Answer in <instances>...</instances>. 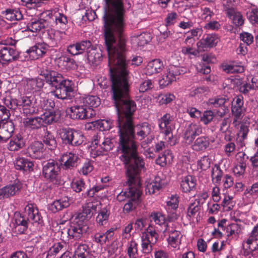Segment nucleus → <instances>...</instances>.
I'll list each match as a JSON object with an SVG mask.
<instances>
[{
  "instance_id": "nucleus-6",
  "label": "nucleus",
  "mask_w": 258,
  "mask_h": 258,
  "mask_svg": "<svg viewBox=\"0 0 258 258\" xmlns=\"http://www.w3.org/2000/svg\"><path fill=\"white\" fill-rule=\"evenodd\" d=\"M88 229L86 223L73 217L67 233L69 239L79 240L86 234Z\"/></svg>"
},
{
  "instance_id": "nucleus-5",
  "label": "nucleus",
  "mask_w": 258,
  "mask_h": 258,
  "mask_svg": "<svg viewBox=\"0 0 258 258\" xmlns=\"http://www.w3.org/2000/svg\"><path fill=\"white\" fill-rule=\"evenodd\" d=\"M60 172V165L57 161L50 160L43 163L42 175L46 180L52 182L54 184H59Z\"/></svg>"
},
{
  "instance_id": "nucleus-39",
  "label": "nucleus",
  "mask_w": 258,
  "mask_h": 258,
  "mask_svg": "<svg viewBox=\"0 0 258 258\" xmlns=\"http://www.w3.org/2000/svg\"><path fill=\"white\" fill-rule=\"evenodd\" d=\"M27 85L31 90L37 91L43 87L44 82L41 78L31 79L27 81Z\"/></svg>"
},
{
  "instance_id": "nucleus-23",
  "label": "nucleus",
  "mask_w": 258,
  "mask_h": 258,
  "mask_svg": "<svg viewBox=\"0 0 258 258\" xmlns=\"http://www.w3.org/2000/svg\"><path fill=\"white\" fill-rule=\"evenodd\" d=\"M92 148L94 147V149L98 147L99 146L100 149H102L103 151H109L112 149L113 144L111 142V140L109 138L101 139L100 137L98 139L97 136L94 141L92 143Z\"/></svg>"
},
{
  "instance_id": "nucleus-55",
  "label": "nucleus",
  "mask_w": 258,
  "mask_h": 258,
  "mask_svg": "<svg viewBox=\"0 0 258 258\" xmlns=\"http://www.w3.org/2000/svg\"><path fill=\"white\" fill-rule=\"evenodd\" d=\"M172 116L169 113H166L159 120V128L170 126L169 124L172 121Z\"/></svg>"
},
{
  "instance_id": "nucleus-37",
  "label": "nucleus",
  "mask_w": 258,
  "mask_h": 258,
  "mask_svg": "<svg viewBox=\"0 0 258 258\" xmlns=\"http://www.w3.org/2000/svg\"><path fill=\"white\" fill-rule=\"evenodd\" d=\"M173 156L169 150H166L161 155H159L156 159V163L161 166H164L167 163H169L172 159Z\"/></svg>"
},
{
  "instance_id": "nucleus-40",
  "label": "nucleus",
  "mask_w": 258,
  "mask_h": 258,
  "mask_svg": "<svg viewBox=\"0 0 258 258\" xmlns=\"http://www.w3.org/2000/svg\"><path fill=\"white\" fill-rule=\"evenodd\" d=\"M109 214V211L106 208L101 209L96 217L97 223L100 225L105 224L108 221Z\"/></svg>"
},
{
  "instance_id": "nucleus-31",
  "label": "nucleus",
  "mask_w": 258,
  "mask_h": 258,
  "mask_svg": "<svg viewBox=\"0 0 258 258\" xmlns=\"http://www.w3.org/2000/svg\"><path fill=\"white\" fill-rule=\"evenodd\" d=\"M81 103L88 108L93 109V108H96L100 105V99L96 96L88 95L82 98Z\"/></svg>"
},
{
  "instance_id": "nucleus-18",
  "label": "nucleus",
  "mask_w": 258,
  "mask_h": 258,
  "mask_svg": "<svg viewBox=\"0 0 258 258\" xmlns=\"http://www.w3.org/2000/svg\"><path fill=\"white\" fill-rule=\"evenodd\" d=\"M21 189L19 184H9L0 189V200L16 195Z\"/></svg>"
},
{
  "instance_id": "nucleus-34",
  "label": "nucleus",
  "mask_w": 258,
  "mask_h": 258,
  "mask_svg": "<svg viewBox=\"0 0 258 258\" xmlns=\"http://www.w3.org/2000/svg\"><path fill=\"white\" fill-rule=\"evenodd\" d=\"M83 209L82 212L75 214L73 217L87 224V221L89 220L94 214L93 211L90 208H88L87 205L85 207H83Z\"/></svg>"
},
{
  "instance_id": "nucleus-53",
  "label": "nucleus",
  "mask_w": 258,
  "mask_h": 258,
  "mask_svg": "<svg viewBox=\"0 0 258 258\" xmlns=\"http://www.w3.org/2000/svg\"><path fill=\"white\" fill-rule=\"evenodd\" d=\"M138 244L133 240L129 244L127 248V254L130 258H136L138 256Z\"/></svg>"
},
{
  "instance_id": "nucleus-4",
  "label": "nucleus",
  "mask_w": 258,
  "mask_h": 258,
  "mask_svg": "<svg viewBox=\"0 0 258 258\" xmlns=\"http://www.w3.org/2000/svg\"><path fill=\"white\" fill-rule=\"evenodd\" d=\"M14 218L15 222L13 231L17 234L24 233L30 224H39L43 222L38 209L32 204L27 205L23 213H15Z\"/></svg>"
},
{
  "instance_id": "nucleus-51",
  "label": "nucleus",
  "mask_w": 258,
  "mask_h": 258,
  "mask_svg": "<svg viewBox=\"0 0 258 258\" xmlns=\"http://www.w3.org/2000/svg\"><path fill=\"white\" fill-rule=\"evenodd\" d=\"M161 133L164 135L165 140L170 145H174L175 143L173 141V136L172 130L171 126L165 127V128H160Z\"/></svg>"
},
{
  "instance_id": "nucleus-54",
  "label": "nucleus",
  "mask_w": 258,
  "mask_h": 258,
  "mask_svg": "<svg viewBox=\"0 0 258 258\" xmlns=\"http://www.w3.org/2000/svg\"><path fill=\"white\" fill-rule=\"evenodd\" d=\"M94 126L100 131H108L111 128V122L106 120H100L95 122Z\"/></svg>"
},
{
  "instance_id": "nucleus-59",
  "label": "nucleus",
  "mask_w": 258,
  "mask_h": 258,
  "mask_svg": "<svg viewBox=\"0 0 258 258\" xmlns=\"http://www.w3.org/2000/svg\"><path fill=\"white\" fill-rule=\"evenodd\" d=\"M200 210V207L198 203H191L188 208L187 215L189 217H195Z\"/></svg>"
},
{
  "instance_id": "nucleus-56",
  "label": "nucleus",
  "mask_w": 258,
  "mask_h": 258,
  "mask_svg": "<svg viewBox=\"0 0 258 258\" xmlns=\"http://www.w3.org/2000/svg\"><path fill=\"white\" fill-rule=\"evenodd\" d=\"M72 188L75 191L80 192L86 189L87 186L83 180L78 179L72 183Z\"/></svg>"
},
{
  "instance_id": "nucleus-62",
  "label": "nucleus",
  "mask_w": 258,
  "mask_h": 258,
  "mask_svg": "<svg viewBox=\"0 0 258 258\" xmlns=\"http://www.w3.org/2000/svg\"><path fill=\"white\" fill-rule=\"evenodd\" d=\"M249 21L253 24L258 25V9H253L247 14Z\"/></svg>"
},
{
  "instance_id": "nucleus-33",
  "label": "nucleus",
  "mask_w": 258,
  "mask_h": 258,
  "mask_svg": "<svg viewBox=\"0 0 258 258\" xmlns=\"http://www.w3.org/2000/svg\"><path fill=\"white\" fill-rule=\"evenodd\" d=\"M151 39L150 33L144 32L140 35L132 37L133 43L136 44L139 46H143L147 44Z\"/></svg>"
},
{
  "instance_id": "nucleus-64",
  "label": "nucleus",
  "mask_w": 258,
  "mask_h": 258,
  "mask_svg": "<svg viewBox=\"0 0 258 258\" xmlns=\"http://www.w3.org/2000/svg\"><path fill=\"white\" fill-rule=\"evenodd\" d=\"M153 87L151 80H147L143 82L140 85L139 90L140 92H145Z\"/></svg>"
},
{
  "instance_id": "nucleus-16",
  "label": "nucleus",
  "mask_w": 258,
  "mask_h": 258,
  "mask_svg": "<svg viewBox=\"0 0 258 258\" xmlns=\"http://www.w3.org/2000/svg\"><path fill=\"white\" fill-rule=\"evenodd\" d=\"M218 42V37L216 34H208L205 38L197 43V46L200 51L205 50L206 48L215 46Z\"/></svg>"
},
{
  "instance_id": "nucleus-50",
  "label": "nucleus",
  "mask_w": 258,
  "mask_h": 258,
  "mask_svg": "<svg viewBox=\"0 0 258 258\" xmlns=\"http://www.w3.org/2000/svg\"><path fill=\"white\" fill-rule=\"evenodd\" d=\"M175 96L171 93L161 94L158 95V100L160 105L167 104L175 99Z\"/></svg>"
},
{
  "instance_id": "nucleus-7",
  "label": "nucleus",
  "mask_w": 258,
  "mask_h": 258,
  "mask_svg": "<svg viewBox=\"0 0 258 258\" xmlns=\"http://www.w3.org/2000/svg\"><path fill=\"white\" fill-rule=\"evenodd\" d=\"M71 113L70 116L74 119H87L92 118L96 115V112L94 109H91L87 108L83 105V104L80 105H74L70 108Z\"/></svg>"
},
{
  "instance_id": "nucleus-36",
  "label": "nucleus",
  "mask_w": 258,
  "mask_h": 258,
  "mask_svg": "<svg viewBox=\"0 0 258 258\" xmlns=\"http://www.w3.org/2000/svg\"><path fill=\"white\" fill-rule=\"evenodd\" d=\"M223 176V171L220 166L215 164L212 168L211 177L213 183L215 185H220Z\"/></svg>"
},
{
  "instance_id": "nucleus-30",
  "label": "nucleus",
  "mask_w": 258,
  "mask_h": 258,
  "mask_svg": "<svg viewBox=\"0 0 258 258\" xmlns=\"http://www.w3.org/2000/svg\"><path fill=\"white\" fill-rule=\"evenodd\" d=\"M85 139L82 132L72 128L69 145L78 146L83 144Z\"/></svg>"
},
{
  "instance_id": "nucleus-3",
  "label": "nucleus",
  "mask_w": 258,
  "mask_h": 258,
  "mask_svg": "<svg viewBox=\"0 0 258 258\" xmlns=\"http://www.w3.org/2000/svg\"><path fill=\"white\" fill-rule=\"evenodd\" d=\"M40 75L47 83L55 87L52 93L61 100H70L73 97L74 83L72 80L66 79L58 72L51 70L41 71Z\"/></svg>"
},
{
  "instance_id": "nucleus-28",
  "label": "nucleus",
  "mask_w": 258,
  "mask_h": 258,
  "mask_svg": "<svg viewBox=\"0 0 258 258\" xmlns=\"http://www.w3.org/2000/svg\"><path fill=\"white\" fill-rule=\"evenodd\" d=\"M32 100L31 97L23 96L19 99V106L22 108L24 113L32 114L35 110L32 106Z\"/></svg>"
},
{
  "instance_id": "nucleus-52",
  "label": "nucleus",
  "mask_w": 258,
  "mask_h": 258,
  "mask_svg": "<svg viewBox=\"0 0 258 258\" xmlns=\"http://www.w3.org/2000/svg\"><path fill=\"white\" fill-rule=\"evenodd\" d=\"M215 116V114L214 110H206L203 112V115L200 116L201 121L204 124L207 125L212 121Z\"/></svg>"
},
{
  "instance_id": "nucleus-58",
  "label": "nucleus",
  "mask_w": 258,
  "mask_h": 258,
  "mask_svg": "<svg viewBox=\"0 0 258 258\" xmlns=\"http://www.w3.org/2000/svg\"><path fill=\"white\" fill-rule=\"evenodd\" d=\"M211 160L208 156H204L198 161V165L203 170H206L210 167Z\"/></svg>"
},
{
  "instance_id": "nucleus-44",
  "label": "nucleus",
  "mask_w": 258,
  "mask_h": 258,
  "mask_svg": "<svg viewBox=\"0 0 258 258\" xmlns=\"http://www.w3.org/2000/svg\"><path fill=\"white\" fill-rule=\"evenodd\" d=\"M72 128L63 127L59 130V135L63 144L69 145Z\"/></svg>"
},
{
  "instance_id": "nucleus-22",
  "label": "nucleus",
  "mask_w": 258,
  "mask_h": 258,
  "mask_svg": "<svg viewBox=\"0 0 258 258\" xmlns=\"http://www.w3.org/2000/svg\"><path fill=\"white\" fill-rule=\"evenodd\" d=\"M14 166L17 170L30 172L33 170L34 164L27 159L18 157L14 161Z\"/></svg>"
},
{
  "instance_id": "nucleus-42",
  "label": "nucleus",
  "mask_w": 258,
  "mask_h": 258,
  "mask_svg": "<svg viewBox=\"0 0 258 258\" xmlns=\"http://www.w3.org/2000/svg\"><path fill=\"white\" fill-rule=\"evenodd\" d=\"M248 159V156L244 152H239L236 156L234 164L246 168Z\"/></svg>"
},
{
  "instance_id": "nucleus-1",
  "label": "nucleus",
  "mask_w": 258,
  "mask_h": 258,
  "mask_svg": "<svg viewBox=\"0 0 258 258\" xmlns=\"http://www.w3.org/2000/svg\"><path fill=\"white\" fill-rule=\"evenodd\" d=\"M104 39L108 55V66L111 81L110 95L118 115L117 126L118 128V151L123 155L120 148V140L123 139L126 149L127 156L131 159L130 154L134 153V158L142 160L137 152L135 141L136 133L140 140L149 136L152 132L151 125L144 122L136 126L133 123V116L136 109L135 102L129 96L128 71L125 58V40L123 30H104Z\"/></svg>"
},
{
  "instance_id": "nucleus-61",
  "label": "nucleus",
  "mask_w": 258,
  "mask_h": 258,
  "mask_svg": "<svg viewBox=\"0 0 258 258\" xmlns=\"http://www.w3.org/2000/svg\"><path fill=\"white\" fill-rule=\"evenodd\" d=\"M227 236H230L233 234H238L240 232L239 225L236 223H232L229 225L226 228Z\"/></svg>"
},
{
  "instance_id": "nucleus-10",
  "label": "nucleus",
  "mask_w": 258,
  "mask_h": 258,
  "mask_svg": "<svg viewBox=\"0 0 258 258\" xmlns=\"http://www.w3.org/2000/svg\"><path fill=\"white\" fill-rule=\"evenodd\" d=\"M202 133L203 128L201 125L196 123H191L186 127L183 138L186 143L190 144Z\"/></svg>"
},
{
  "instance_id": "nucleus-20",
  "label": "nucleus",
  "mask_w": 258,
  "mask_h": 258,
  "mask_svg": "<svg viewBox=\"0 0 258 258\" xmlns=\"http://www.w3.org/2000/svg\"><path fill=\"white\" fill-rule=\"evenodd\" d=\"M78 160V155L71 152L63 155L61 161L63 162V169H72L77 167Z\"/></svg>"
},
{
  "instance_id": "nucleus-26",
  "label": "nucleus",
  "mask_w": 258,
  "mask_h": 258,
  "mask_svg": "<svg viewBox=\"0 0 258 258\" xmlns=\"http://www.w3.org/2000/svg\"><path fill=\"white\" fill-rule=\"evenodd\" d=\"M60 114L59 111H49L45 112L41 116L43 125L44 124H51L57 122L60 118Z\"/></svg>"
},
{
  "instance_id": "nucleus-8",
  "label": "nucleus",
  "mask_w": 258,
  "mask_h": 258,
  "mask_svg": "<svg viewBox=\"0 0 258 258\" xmlns=\"http://www.w3.org/2000/svg\"><path fill=\"white\" fill-rule=\"evenodd\" d=\"M243 98L241 95L236 96L233 99L231 112L233 116V124L235 126L239 124L240 120L244 115L246 109L243 106Z\"/></svg>"
},
{
  "instance_id": "nucleus-21",
  "label": "nucleus",
  "mask_w": 258,
  "mask_h": 258,
  "mask_svg": "<svg viewBox=\"0 0 258 258\" xmlns=\"http://www.w3.org/2000/svg\"><path fill=\"white\" fill-rule=\"evenodd\" d=\"M192 149L196 152H204L210 145V139L208 136L198 137L192 142Z\"/></svg>"
},
{
  "instance_id": "nucleus-2",
  "label": "nucleus",
  "mask_w": 258,
  "mask_h": 258,
  "mask_svg": "<svg viewBox=\"0 0 258 258\" xmlns=\"http://www.w3.org/2000/svg\"><path fill=\"white\" fill-rule=\"evenodd\" d=\"M120 140V148L123 152H125V154L121 155L119 158L125 165V173L127 178L126 183L128 187L126 190L121 191L117 196L116 199L119 202L131 198L133 201L139 200L142 194L140 174L144 169L145 163H143L141 159H135L134 156H132L134 155L133 152L130 154L131 159L130 158H130L127 156V152H126V149H130L129 147L126 148L123 139Z\"/></svg>"
},
{
  "instance_id": "nucleus-32",
  "label": "nucleus",
  "mask_w": 258,
  "mask_h": 258,
  "mask_svg": "<svg viewBox=\"0 0 258 258\" xmlns=\"http://www.w3.org/2000/svg\"><path fill=\"white\" fill-rule=\"evenodd\" d=\"M2 14L7 20L10 21H19L23 18L22 13L18 9H8L2 12Z\"/></svg>"
},
{
  "instance_id": "nucleus-47",
  "label": "nucleus",
  "mask_w": 258,
  "mask_h": 258,
  "mask_svg": "<svg viewBox=\"0 0 258 258\" xmlns=\"http://www.w3.org/2000/svg\"><path fill=\"white\" fill-rule=\"evenodd\" d=\"M43 142L50 150H52L56 147V142L54 137L48 132H47L44 137Z\"/></svg>"
},
{
  "instance_id": "nucleus-9",
  "label": "nucleus",
  "mask_w": 258,
  "mask_h": 258,
  "mask_svg": "<svg viewBox=\"0 0 258 258\" xmlns=\"http://www.w3.org/2000/svg\"><path fill=\"white\" fill-rule=\"evenodd\" d=\"M163 232L165 234H168V238L167 239V241L169 245L173 248H179L182 236L180 231L174 229L169 224H166Z\"/></svg>"
},
{
  "instance_id": "nucleus-12",
  "label": "nucleus",
  "mask_w": 258,
  "mask_h": 258,
  "mask_svg": "<svg viewBox=\"0 0 258 258\" xmlns=\"http://www.w3.org/2000/svg\"><path fill=\"white\" fill-rule=\"evenodd\" d=\"M15 130V125L12 120L0 123V140L7 142L13 137Z\"/></svg>"
},
{
  "instance_id": "nucleus-63",
  "label": "nucleus",
  "mask_w": 258,
  "mask_h": 258,
  "mask_svg": "<svg viewBox=\"0 0 258 258\" xmlns=\"http://www.w3.org/2000/svg\"><path fill=\"white\" fill-rule=\"evenodd\" d=\"M67 51L73 55L82 54V52H81L80 47L78 42L70 45L68 47Z\"/></svg>"
},
{
  "instance_id": "nucleus-38",
  "label": "nucleus",
  "mask_w": 258,
  "mask_h": 258,
  "mask_svg": "<svg viewBox=\"0 0 258 258\" xmlns=\"http://www.w3.org/2000/svg\"><path fill=\"white\" fill-rule=\"evenodd\" d=\"M40 117L27 118L23 122L25 126L32 129H37L43 125Z\"/></svg>"
},
{
  "instance_id": "nucleus-29",
  "label": "nucleus",
  "mask_w": 258,
  "mask_h": 258,
  "mask_svg": "<svg viewBox=\"0 0 258 258\" xmlns=\"http://www.w3.org/2000/svg\"><path fill=\"white\" fill-rule=\"evenodd\" d=\"M46 22L44 19H33L27 25V29L32 32H38L45 28Z\"/></svg>"
},
{
  "instance_id": "nucleus-45",
  "label": "nucleus",
  "mask_w": 258,
  "mask_h": 258,
  "mask_svg": "<svg viewBox=\"0 0 258 258\" xmlns=\"http://www.w3.org/2000/svg\"><path fill=\"white\" fill-rule=\"evenodd\" d=\"M65 243L63 242L55 243L48 251L47 258H53V256L57 254L64 247Z\"/></svg>"
},
{
  "instance_id": "nucleus-43",
  "label": "nucleus",
  "mask_w": 258,
  "mask_h": 258,
  "mask_svg": "<svg viewBox=\"0 0 258 258\" xmlns=\"http://www.w3.org/2000/svg\"><path fill=\"white\" fill-rule=\"evenodd\" d=\"M162 181L159 177H156L155 181L151 182L147 185L146 189L150 194H154L156 191H158L162 187Z\"/></svg>"
},
{
  "instance_id": "nucleus-57",
  "label": "nucleus",
  "mask_w": 258,
  "mask_h": 258,
  "mask_svg": "<svg viewBox=\"0 0 258 258\" xmlns=\"http://www.w3.org/2000/svg\"><path fill=\"white\" fill-rule=\"evenodd\" d=\"M56 24L65 29L68 23L67 17L62 14L58 13L55 16Z\"/></svg>"
},
{
  "instance_id": "nucleus-60",
  "label": "nucleus",
  "mask_w": 258,
  "mask_h": 258,
  "mask_svg": "<svg viewBox=\"0 0 258 258\" xmlns=\"http://www.w3.org/2000/svg\"><path fill=\"white\" fill-rule=\"evenodd\" d=\"M174 80L175 79L172 76L169 75V73L167 71V72L162 76V79L159 80V84L160 86L165 87L171 84V82Z\"/></svg>"
},
{
  "instance_id": "nucleus-11",
  "label": "nucleus",
  "mask_w": 258,
  "mask_h": 258,
  "mask_svg": "<svg viewBox=\"0 0 258 258\" xmlns=\"http://www.w3.org/2000/svg\"><path fill=\"white\" fill-rule=\"evenodd\" d=\"M49 47L45 42L38 43L26 51L31 59H37L45 55Z\"/></svg>"
},
{
  "instance_id": "nucleus-46",
  "label": "nucleus",
  "mask_w": 258,
  "mask_h": 258,
  "mask_svg": "<svg viewBox=\"0 0 258 258\" xmlns=\"http://www.w3.org/2000/svg\"><path fill=\"white\" fill-rule=\"evenodd\" d=\"M150 218L152 219L156 224L159 225H163L165 227V225L168 224L166 223V218L160 212H153L151 214Z\"/></svg>"
},
{
  "instance_id": "nucleus-35",
  "label": "nucleus",
  "mask_w": 258,
  "mask_h": 258,
  "mask_svg": "<svg viewBox=\"0 0 258 258\" xmlns=\"http://www.w3.org/2000/svg\"><path fill=\"white\" fill-rule=\"evenodd\" d=\"M74 258H90L88 246L85 244H79L75 251Z\"/></svg>"
},
{
  "instance_id": "nucleus-49",
  "label": "nucleus",
  "mask_w": 258,
  "mask_h": 258,
  "mask_svg": "<svg viewBox=\"0 0 258 258\" xmlns=\"http://www.w3.org/2000/svg\"><path fill=\"white\" fill-rule=\"evenodd\" d=\"M254 90L253 85L247 83L242 84L239 87V92L247 96L251 95Z\"/></svg>"
},
{
  "instance_id": "nucleus-24",
  "label": "nucleus",
  "mask_w": 258,
  "mask_h": 258,
  "mask_svg": "<svg viewBox=\"0 0 258 258\" xmlns=\"http://www.w3.org/2000/svg\"><path fill=\"white\" fill-rule=\"evenodd\" d=\"M43 151V144L40 141L33 142L28 148V152L30 156L35 159L41 158Z\"/></svg>"
},
{
  "instance_id": "nucleus-41",
  "label": "nucleus",
  "mask_w": 258,
  "mask_h": 258,
  "mask_svg": "<svg viewBox=\"0 0 258 258\" xmlns=\"http://www.w3.org/2000/svg\"><path fill=\"white\" fill-rule=\"evenodd\" d=\"M228 101V98L225 96H217L209 100V104L212 105L214 107H224L226 102Z\"/></svg>"
},
{
  "instance_id": "nucleus-17",
  "label": "nucleus",
  "mask_w": 258,
  "mask_h": 258,
  "mask_svg": "<svg viewBox=\"0 0 258 258\" xmlns=\"http://www.w3.org/2000/svg\"><path fill=\"white\" fill-rule=\"evenodd\" d=\"M196 179L191 175L182 177L180 181V189L183 192H189L196 188Z\"/></svg>"
},
{
  "instance_id": "nucleus-13",
  "label": "nucleus",
  "mask_w": 258,
  "mask_h": 258,
  "mask_svg": "<svg viewBox=\"0 0 258 258\" xmlns=\"http://www.w3.org/2000/svg\"><path fill=\"white\" fill-rule=\"evenodd\" d=\"M19 52L14 48L6 45L0 50V58L6 62H10L18 59Z\"/></svg>"
},
{
  "instance_id": "nucleus-27",
  "label": "nucleus",
  "mask_w": 258,
  "mask_h": 258,
  "mask_svg": "<svg viewBox=\"0 0 258 258\" xmlns=\"http://www.w3.org/2000/svg\"><path fill=\"white\" fill-rule=\"evenodd\" d=\"M69 199L64 197L59 200H55L49 206V210L53 213L67 208L70 205Z\"/></svg>"
},
{
  "instance_id": "nucleus-15",
  "label": "nucleus",
  "mask_w": 258,
  "mask_h": 258,
  "mask_svg": "<svg viewBox=\"0 0 258 258\" xmlns=\"http://www.w3.org/2000/svg\"><path fill=\"white\" fill-rule=\"evenodd\" d=\"M25 145L26 140L21 134H18L10 138L7 148L10 151L16 152L23 148Z\"/></svg>"
},
{
  "instance_id": "nucleus-14",
  "label": "nucleus",
  "mask_w": 258,
  "mask_h": 258,
  "mask_svg": "<svg viewBox=\"0 0 258 258\" xmlns=\"http://www.w3.org/2000/svg\"><path fill=\"white\" fill-rule=\"evenodd\" d=\"M64 34V33L60 31L53 29L49 30L46 33L45 43L49 47H55L60 42Z\"/></svg>"
},
{
  "instance_id": "nucleus-19",
  "label": "nucleus",
  "mask_w": 258,
  "mask_h": 258,
  "mask_svg": "<svg viewBox=\"0 0 258 258\" xmlns=\"http://www.w3.org/2000/svg\"><path fill=\"white\" fill-rule=\"evenodd\" d=\"M102 51L99 48L92 47L87 50V59L90 64H98L102 60Z\"/></svg>"
},
{
  "instance_id": "nucleus-25",
  "label": "nucleus",
  "mask_w": 258,
  "mask_h": 258,
  "mask_svg": "<svg viewBox=\"0 0 258 258\" xmlns=\"http://www.w3.org/2000/svg\"><path fill=\"white\" fill-rule=\"evenodd\" d=\"M163 62L159 59H155L150 61L146 67V74L152 75L160 73L163 70Z\"/></svg>"
},
{
  "instance_id": "nucleus-48",
  "label": "nucleus",
  "mask_w": 258,
  "mask_h": 258,
  "mask_svg": "<svg viewBox=\"0 0 258 258\" xmlns=\"http://www.w3.org/2000/svg\"><path fill=\"white\" fill-rule=\"evenodd\" d=\"M244 194L247 198H257L258 197V182L254 183L251 186L247 187Z\"/></svg>"
}]
</instances>
